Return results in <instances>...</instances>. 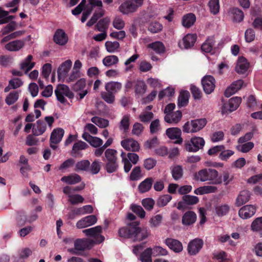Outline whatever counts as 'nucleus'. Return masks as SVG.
Segmentation results:
<instances>
[{
	"instance_id": "nucleus-28",
	"label": "nucleus",
	"mask_w": 262,
	"mask_h": 262,
	"mask_svg": "<svg viewBox=\"0 0 262 262\" xmlns=\"http://www.w3.org/2000/svg\"><path fill=\"white\" fill-rule=\"evenodd\" d=\"M32 59V55H29L24 61L20 63V68L21 70L25 71V74H27L35 66V62H31Z\"/></svg>"
},
{
	"instance_id": "nucleus-39",
	"label": "nucleus",
	"mask_w": 262,
	"mask_h": 262,
	"mask_svg": "<svg viewBox=\"0 0 262 262\" xmlns=\"http://www.w3.org/2000/svg\"><path fill=\"white\" fill-rule=\"evenodd\" d=\"M90 166V162L88 160H82L77 162L75 165L76 171L88 172Z\"/></svg>"
},
{
	"instance_id": "nucleus-37",
	"label": "nucleus",
	"mask_w": 262,
	"mask_h": 262,
	"mask_svg": "<svg viewBox=\"0 0 262 262\" xmlns=\"http://www.w3.org/2000/svg\"><path fill=\"white\" fill-rule=\"evenodd\" d=\"M105 90L107 92L115 94L120 91L122 88V84L118 82L112 81L106 83Z\"/></svg>"
},
{
	"instance_id": "nucleus-58",
	"label": "nucleus",
	"mask_w": 262,
	"mask_h": 262,
	"mask_svg": "<svg viewBox=\"0 0 262 262\" xmlns=\"http://www.w3.org/2000/svg\"><path fill=\"white\" fill-rule=\"evenodd\" d=\"M155 201L151 198L144 199L142 201V205L147 210H151L155 205Z\"/></svg>"
},
{
	"instance_id": "nucleus-33",
	"label": "nucleus",
	"mask_w": 262,
	"mask_h": 262,
	"mask_svg": "<svg viewBox=\"0 0 262 262\" xmlns=\"http://www.w3.org/2000/svg\"><path fill=\"white\" fill-rule=\"evenodd\" d=\"M81 180V177L76 173L70 174L68 176H63L61 181L69 184H75L80 182Z\"/></svg>"
},
{
	"instance_id": "nucleus-52",
	"label": "nucleus",
	"mask_w": 262,
	"mask_h": 262,
	"mask_svg": "<svg viewBox=\"0 0 262 262\" xmlns=\"http://www.w3.org/2000/svg\"><path fill=\"white\" fill-rule=\"evenodd\" d=\"M57 89L60 91L64 95L70 99L74 97L73 93L70 91L69 88L64 84H59Z\"/></svg>"
},
{
	"instance_id": "nucleus-48",
	"label": "nucleus",
	"mask_w": 262,
	"mask_h": 262,
	"mask_svg": "<svg viewBox=\"0 0 262 262\" xmlns=\"http://www.w3.org/2000/svg\"><path fill=\"white\" fill-rule=\"evenodd\" d=\"M182 200L186 205H193L196 204L199 202V199L198 196L194 195H184L182 197Z\"/></svg>"
},
{
	"instance_id": "nucleus-14",
	"label": "nucleus",
	"mask_w": 262,
	"mask_h": 262,
	"mask_svg": "<svg viewBox=\"0 0 262 262\" xmlns=\"http://www.w3.org/2000/svg\"><path fill=\"white\" fill-rule=\"evenodd\" d=\"M181 130L178 127L168 128L166 130V134L167 137L171 139H177L175 143L181 144L183 142V139L181 138Z\"/></svg>"
},
{
	"instance_id": "nucleus-40",
	"label": "nucleus",
	"mask_w": 262,
	"mask_h": 262,
	"mask_svg": "<svg viewBox=\"0 0 262 262\" xmlns=\"http://www.w3.org/2000/svg\"><path fill=\"white\" fill-rule=\"evenodd\" d=\"M251 230L258 232L262 236V216L256 218L251 225Z\"/></svg>"
},
{
	"instance_id": "nucleus-50",
	"label": "nucleus",
	"mask_w": 262,
	"mask_h": 262,
	"mask_svg": "<svg viewBox=\"0 0 262 262\" xmlns=\"http://www.w3.org/2000/svg\"><path fill=\"white\" fill-rule=\"evenodd\" d=\"M163 220V216L161 214H157L152 216L149 221V226L151 228L159 227Z\"/></svg>"
},
{
	"instance_id": "nucleus-38",
	"label": "nucleus",
	"mask_w": 262,
	"mask_h": 262,
	"mask_svg": "<svg viewBox=\"0 0 262 262\" xmlns=\"http://www.w3.org/2000/svg\"><path fill=\"white\" fill-rule=\"evenodd\" d=\"M214 43L215 40L213 37L208 38L201 46L202 51L206 53H211Z\"/></svg>"
},
{
	"instance_id": "nucleus-12",
	"label": "nucleus",
	"mask_w": 262,
	"mask_h": 262,
	"mask_svg": "<svg viewBox=\"0 0 262 262\" xmlns=\"http://www.w3.org/2000/svg\"><path fill=\"white\" fill-rule=\"evenodd\" d=\"M121 145L126 150L133 152L139 151L140 148L138 141L133 138H127L122 140Z\"/></svg>"
},
{
	"instance_id": "nucleus-63",
	"label": "nucleus",
	"mask_w": 262,
	"mask_h": 262,
	"mask_svg": "<svg viewBox=\"0 0 262 262\" xmlns=\"http://www.w3.org/2000/svg\"><path fill=\"white\" fill-rule=\"evenodd\" d=\"M255 31L251 28L247 29L245 33V40L247 42H251L255 39Z\"/></svg>"
},
{
	"instance_id": "nucleus-56",
	"label": "nucleus",
	"mask_w": 262,
	"mask_h": 262,
	"mask_svg": "<svg viewBox=\"0 0 262 262\" xmlns=\"http://www.w3.org/2000/svg\"><path fill=\"white\" fill-rule=\"evenodd\" d=\"M132 210L140 218L143 219L145 216V212L143 208L139 205H132L131 206Z\"/></svg>"
},
{
	"instance_id": "nucleus-29",
	"label": "nucleus",
	"mask_w": 262,
	"mask_h": 262,
	"mask_svg": "<svg viewBox=\"0 0 262 262\" xmlns=\"http://www.w3.org/2000/svg\"><path fill=\"white\" fill-rule=\"evenodd\" d=\"M207 122V120L205 118L192 120V133L199 132L203 129L206 125Z\"/></svg>"
},
{
	"instance_id": "nucleus-35",
	"label": "nucleus",
	"mask_w": 262,
	"mask_h": 262,
	"mask_svg": "<svg viewBox=\"0 0 262 262\" xmlns=\"http://www.w3.org/2000/svg\"><path fill=\"white\" fill-rule=\"evenodd\" d=\"M170 169L172 178L174 180L178 181L183 177L184 171L182 166L177 165L171 167Z\"/></svg>"
},
{
	"instance_id": "nucleus-64",
	"label": "nucleus",
	"mask_w": 262,
	"mask_h": 262,
	"mask_svg": "<svg viewBox=\"0 0 262 262\" xmlns=\"http://www.w3.org/2000/svg\"><path fill=\"white\" fill-rule=\"evenodd\" d=\"M150 133L151 134H155L160 130V124L159 119L152 121L149 125Z\"/></svg>"
},
{
	"instance_id": "nucleus-4",
	"label": "nucleus",
	"mask_w": 262,
	"mask_h": 262,
	"mask_svg": "<svg viewBox=\"0 0 262 262\" xmlns=\"http://www.w3.org/2000/svg\"><path fill=\"white\" fill-rule=\"evenodd\" d=\"M143 0H127L119 7V10L123 14H128L136 12L141 6Z\"/></svg>"
},
{
	"instance_id": "nucleus-41",
	"label": "nucleus",
	"mask_w": 262,
	"mask_h": 262,
	"mask_svg": "<svg viewBox=\"0 0 262 262\" xmlns=\"http://www.w3.org/2000/svg\"><path fill=\"white\" fill-rule=\"evenodd\" d=\"M216 214L219 216L226 215L230 210V207L227 204H221L217 205L215 208Z\"/></svg>"
},
{
	"instance_id": "nucleus-54",
	"label": "nucleus",
	"mask_w": 262,
	"mask_h": 262,
	"mask_svg": "<svg viewBox=\"0 0 262 262\" xmlns=\"http://www.w3.org/2000/svg\"><path fill=\"white\" fill-rule=\"evenodd\" d=\"M172 199V196L169 194L161 195L157 200V204L159 207H164L166 206L169 202Z\"/></svg>"
},
{
	"instance_id": "nucleus-24",
	"label": "nucleus",
	"mask_w": 262,
	"mask_h": 262,
	"mask_svg": "<svg viewBox=\"0 0 262 262\" xmlns=\"http://www.w3.org/2000/svg\"><path fill=\"white\" fill-rule=\"evenodd\" d=\"M182 117V113L180 111H177L175 112L167 114L164 117L165 122L168 123H177L181 119Z\"/></svg>"
},
{
	"instance_id": "nucleus-1",
	"label": "nucleus",
	"mask_w": 262,
	"mask_h": 262,
	"mask_svg": "<svg viewBox=\"0 0 262 262\" xmlns=\"http://www.w3.org/2000/svg\"><path fill=\"white\" fill-rule=\"evenodd\" d=\"M139 222L134 221L119 229L118 234L121 237L131 238L134 241H141L146 238L150 232L146 228L138 227Z\"/></svg>"
},
{
	"instance_id": "nucleus-45",
	"label": "nucleus",
	"mask_w": 262,
	"mask_h": 262,
	"mask_svg": "<svg viewBox=\"0 0 262 262\" xmlns=\"http://www.w3.org/2000/svg\"><path fill=\"white\" fill-rule=\"evenodd\" d=\"M91 121L101 128H105L108 126L109 122L107 120L98 117H93L91 118Z\"/></svg>"
},
{
	"instance_id": "nucleus-3",
	"label": "nucleus",
	"mask_w": 262,
	"mask_h": 262,
	"mask_svg": "<svg viewBox=\"0 0 262 262\" xmlns=\"http://www.w3.org/2000/svg\"><path fill=\"white\" fill-rule=\"evenodd\" d=\"M117 154L116 150L112 148H107L104 151L102 160L105 162V168L108 173L116 172L118 169Z\"/></svg>"
},
{
	"instance_id": "nucleus-57",
	"label": "nucleus",
	"mask_w": 262,
	"mask_h": 262,
	"mask_svg": "<svg viewBox=\"0 0 262 262\" xmlns=\"http://www.w3.org/2000/svg\"><path fill=\"white\" fill-rule=\"evenodd\" d=\"M190 90L192 96L195 100H200L201 98L202 93L199 88L196 87L194 85L191 84Z\"/></svg>"
},
{
	"instance_id": "nucleus-32",
	"label": "nucleus",
	"mask_w": 262,
	"mask_h": 262,
	"mask_svg": "<svg viewBox=\"0 0 262 262\" xmlns=\"http://www.w3.org/2000/svg\"><path fill=\"white\" fill-rule=\"evenodd\" d=\"M148 48L153 50L157 54H161L165 52V47L163 42L157 41L149 43L147 46Z\"/></svg>"
},
{
	"instance_id": "nucleus-61",
	"label": "nucleus",
	"mask_w": 262,
	"mask_h": 262,
	"mask_svg": "<svg viewBox=\"0 0 262 262\" xmlns=\"http://www.w3.org/2000/svg\"><path fill=\"white\" fill-rule=\"evenodd\" d=\"M69 201L72 205L83 203L84 198L80 194H73L69 195Z\"/></svg>"
},
{
	"instance_id": "nucleus-23",
	"label": "nucleus",
	"mask_w": 262,
	"mask_h": 262,
	"mask_svg": "<svg viewBox=\"0 0 262 262\" xmlns=\"http://www.w3.org/2000/svg\"><path fill=\"white\" fill-rule=\"evenodd\" d=\"M249 63L244 57H240L237 61L235 71L238 74H244L248 69Z\"/></svg>"
},
{
	"instance_id": "nucleus-25",
	"label": "nucleus",
	"mask_w": 262,
	"mask_h": 262,
	"mask_svg": "<svg viewBox=\"0 0 262 262\" xmlns=\"http://www.w3.org/2000/svg\"><path fill=\"white\" fill-rule=\"evenodd\" d=\"M64 130L61 128L54 129L51 133L50 137V142L54 144L59 143L64 135Z\"/></svg>"
},
{
	"instance_id": "nucleus-60",
	"label": "nucleus",
	"mask_w": 262,
	"mask_h": 262,
	"mask_svg": "<svg viewBox=\"0 0 262 262\" xmlns=\"http://www.w3.org/2000/svg\"><path fill=\"white\" fill-rule=\"evenodd\" d=\"M101 95L102 98L108 103H113L115 101V96L112 93L102 92Z\"/></svg>"
},
{
	"instance_id": "nucleus-43",
	"label": "nucleus",
	"mask_w": 262,
	"mask_h": 262,
	"mask_svg": "<svg viewBox=\"0 0 262 262\" xmlns=\"http://www.w3.org/2000/svg\"><path fill=\"white\" fill-rule=\"evenodd\" d=\"M129 120V116H123L119 124V127L120 130H123V132L125 133L128 132L130 125Z\"/></svg>"
},
{
	"instance_id": "nucleus-62",
	"label": "nucleus",
	"mask_w": 262,
	"mask_h": 262,
	"mask_svg": "<svg viewBox=\"0 0 262 262\" xmlns=\"http://www.w3.org/2000/svg\"><path fill=\"white\" fill-rule=\"evenodd\" d=\"M156 160L152 158H149L144 160L143 165L146 169L149 170L152 169L156 165Z\"/></svg>"
},
{
	"instance_id": "nucleus-5",
	"label": "nucleus",
	"mask_w": 262,
	"mask_h": 262,
	"mask_svg": "<svg viewBox=\"0 0 262 262\" xmlns=\"http://www.w3.org/2000/svg\"><path fill=\"white\" fill-rule=\"evenodd\" d=\"M205 143L203 138L195 137L192 138L190 141L185 142L184 146L185 149L189 152H196L203 148Z\"/></svg>"
},
{
	"instance_id": "nucleus-22",
	"label": "nucleus",
	"mask_w": 262,
	"mask_h": 262,
	"mask_svg": "<svg viewBox=\"0 0 262 262\" xmlns=\"http://www.w3.org/2000/svg\"><path fill=\"white\" fill-rule=\"evenodd\" d=\"M47 129L46 122L42 120H38L34 124L32 128L33 135L38 136L43 134Z\"/></svg>"
},
{
	"instance_id": "nucleus-17",
	"label": "nucleus",
	"mask_w": 262,
	"mask_h": 262,
	"mask_svg": "<svg viewBox=\"0 0 262 262\" xmlns=\"http://www.w3.org/2000/svg\"><path fill=\"white\" fill-rule=\"evenodd\" d=\"M53 40L57 45L64 46L68 42V37L62 29H58L54 33Z\"/></svg>"
},
{
	"instance_id": "nucleus-59",
	"label": "nucleus",
	"mask_w": 262,
	"mask_h": 262,
	"mask_svg": "<svg viewBox=\"0 0 262 262\" xmlns=\"http://www.w3.org/2000/svg\"><path fill=\"white\" fill-rule=\"evenodd\" d=\"M105 45L106 50L110 53L114 52L120 47L119 43L117 41H108L105 42Z\"/></svg>"
},
{
	"instance_id": "nucleus-30",
	"label": "nucleus",
	"mask_w": 262,
	"mask_h": 262,
	"mask_svg": "<svg viewBox=\"0 0 262 262\" xmlns=\"http://www.w3.org/2000/svg\"><path fill=\"white\" fill-rule=\"evenodd\" d=\"M250 194L249 191L243 190L241 191L236 200L235 205L239 207L247 203L250 200Z\"/></svg>"
},
{
	"instance_id": "nucleus-18",
	"label": "nucleus",
	"mask_w": 262,
	"mask_h": 262,
	"mask_svg": "<svg viewBox=\"0 0 262 262\" xmlns=\"http://www.w3.org/2000/svg\"><path fill=\"white\" fill-rule=\"evenodd\" d=\"M244 83L243 80L240 79L234 81L232 84L227 88L224 92V95L226 97H229L232 95L237 92L242 87Z\"/></svg>"
},
{
	"instance_id": "nucleus-19",
	"label": "nucleus",
	"mask_w": 262,
	"mask_h": 262,
	"mask_svg": "<svg viewBox=\"0 0 262 262\" xmlns=\"http://www.w3.org/2000/svg\"><path fill=\"white\" fill-rule=\"evenodd\" d=\"M72 63V62L70 60H67L59 67L57 74L59 80L65 78L71 68Z\"/></svg>"
},
{
	"instance_id": "nucleus-8",
	"label": "nucleus",
	"mask_w": 262,
	"mask_h": 262,
	"mask_svg": "<svg viewBox=\"0 0 262 262\" xmlns=\"http://www.w3.org/2000/svg\"><path fill=\"white\" fill-rule=\"evenodd\" d=\"M92 247V243L88 239L78 238L74 242V249H69L68 251L72 253L77 254L76 251H83L90 249Z\"/></svg>"
},
{
	"instance_id": "nucleus-44",
	"label": "nucleus",
	"mask_w": 262,
	"mask_h": 262,
	"mask_svg": "<svg viewBox=\"0 0 262 262\" xmlns=\"http://www.w3.org/2000/svg\"><path fill=\"white\" fill-rule=\"evenodd\" d=\"M110 20L107 17L100 19L96 24V27L100 32H104L108 28Z\"/></svg>"
},
{
	"instance_id": "nucleus-20",
	"label": "nucleus",
	"mask_w": 262,
	"mask_h": 262,
	"mask_svg": "<svg viewBox=\"0 0 262 262\" xmlns=\"http://www.w3.org/2000/svg\"><path fill=\"white\" fill-rule=\"evenodd\" d=\"M88 147L89 145L85 142L79 141L74 144L71 151V155L75 157H82V154L80 153V151L84 150Z\"/></svg>"
},
{
	"instance_id": "nucleus-55",
	"label": "nucleus",
	"mask_w": 262,
	"mask_h": 262,
	"mask_svg": "<svg viewBox=\"0 0 262 262\" xmlns=\"http://www.w3.org/2000/svg\"><path fill=\"white\" fill-rule=\"evenodd\" d=\"M146 85L143 81H138L135 85V92L137 94H142L145 93Z\"/></svg>"
},
{
	"instance_id": "nucleus-46",
	"label": "nucleus",
	"mask_w": 262,
	"mask_h": 262,
	"mask_svg": "<svg viewBox=\"0 0 262 262\" xmlns=\"http://www.w3.org/2000/svg\"><path fill=\"white\" fill-rule=\"evenodd\" d=\"M118 58L116 55H109L106 56L102 60L103 64L106 67H111L118 63Z\"/></svg>"
},
{
	"instance_id": "nucleus-11",
	"label": "nucleus",
	"mask_w": 262,
	"mask_h": 262,
	"mask_svg": "<svg viewBox=\"0 0 262 262\" xmlns=\"http://www.w3.org/2000/svg\"><path fill=\"white\" fill-rule=\"evenodd\" d=\"M204 92L207 94L212 93L215 88V80L211 75H206L201 81Z\"/></svg>"
},
{
	"instance_id": "nucleus-9",
	"label": "nucleus",
	"mask_w": 262,
	"mask_h": 262,
	"mask_svg": "<svg viewBox=\"0 0 262 262\" xmlns=\"http://www.w3.org/2000/svg\"><path fill=\"white\" fill-rule=\"evenodd\" d=\"M203 245V241L201 238H196L191 240L188 244V253L190 255H196L202 248Z\"/></svg>"
},
{
	"instance_id": "nucleus-49",
	"label": "nucleus",
	"mask_w": 262,
	"mask_h": 262,
	"mask_svg": "<svg viewBox=\"0 0 262 262\" xmlns=\"http://www.w3.org/2000/svg\"><path fill=\"white\" fill-rule=\"evenodd\" d=\"M18 97L19 95L17 92H11L6 97L5 102L8 105L13 104L15 102L17 101Z\"/></svg>"
},
{
	"instance_id": "nucleus-53",
	"label": "nucleus",
	"mask_w": 262,
	"mask_h": 262,
	"mask_svg": "<svg viewBox=\"0 0 262 262\" xmlns=\"http://www.w3.org/2000/svg\"><path fill=\"white\" fill-rule=\"evenodd\" d=\"M208 6L211 13L216 14L219 12V0H210Z\"/></svg>"
},
{
	"instance_id": "nucleus-2",
	"label": "nucleus",
	"mask_w": 262,
	"mask_h": 262,
	"mask_svg": "<svg viewBox=\"0 0 262 262\" xmlns=\"http://www.w3.org/2000/svg\"><path fill=\"white\" fill-rule=\"evenodd\" d=\"M194 179L201 182L208 181L212 185H220L222 183V176H219L218 171L213 168H204L194 174Z\"/></svg>"
},
{
	"instance_id": "nucleus-6",
	"label": "nucleus",
	"mask_w": 262,
	"mask_h": 262,
	"mask_svg": "<svg viewBox=\"0 0 262 262\" xmlns=\"http://www.w3.org/2000/svg\"><path fill=\"white\" fill-rule=\"evenodd\" d=\"M82 232L87 236L94 238L97 244H100L104 241V237L101 235L102 232V227L101 226H97L84 229L82 231Z\"/></svg>"
},
{
	"instance_id": "nucleus-42",
	"label": "nucleus",
	"mask_w": 262,
	"mask_h": 262,
	"mask_svg": "<svg viewBox=\"0 0 262 262\" xmlns=\"http://www.w3.org/2000/svg\"><path fill=\"white\" fill-rule=\"evenodd\" d=\"M152 254H153L152 249L148 248L140 254V259L142 262H151Z\"/></svg>"
},
{
	"instance_id": "nucleus-51",
	"label": "nucleus",
	"mask_w": 262,
	"mask_h": 262,
	"mask_svg": "<svg viewBox=\"0 0 262 262\" xmlns=\"http://www.w3.org/2000/svg\"><path fill=\"white\" fill-rule=\"evenodd\" d=\"M101 162L99 161V160L95 159L92 162V163L90 164L89 172H90L92 174H96L99 173L101 169Z\"/></svg>"
},
{
	"instance_id": "nucleus-15",
	"label": "nucleus",
	"mask_w": 262,
	"mask_h": 262,
	"mask_svg": "<svg viewBox=\"0 0 262 262\" xmlns=\"http://www.w3.org/2000/svg\"><path fill=\"white\" fill-rule=\"evenodd\" d=\"M97 221L96 216L94 215H91L85 216L76 223V227L78 229H82L95 224Z\"/></svg>"
},
{
	"instance_id": "nucleus-34",
	"label": "nucleus",
	"mask_w": 262,
	"mask_h": 262,
	"mask_svg": "<svg viewBox=\"0 0 262 262\" xmlns=\"http://www.w3.org/2000/svg\"><path fill=\"white\" fill-rule=\"evenodd\" d=\"M190 94L187 91H182L178 97V105L179 107L186 106L188 103Z\"/></svg>"
},
{
	"instance_id": "nucleus-27",
	"label": "nucleus",
	"mask_w": 262,
	"mask_h": 262,
	"mask_svg": "<svg viewBox=\"0 0 262 262\" xmlns=\"http://www.w3.org/2000/svg\"><path fill=\"white\" fill-rule=\"evenodd\" d=\"M230 14L232 16V20L235 23L242 22L244 17V14L242 10L237 8H232L229 10Z\"/></svg>"
},
{
	"instance_id": "nucleus-13",
	"label": "nucleus",
	"mask_w": 262,
	"mask_h": 262,
	"mask_svg": "<svg viewBox=\"0 0 262 262\" xmlns=\"http://www.w3.org/2000/svg\"><path fill=\"white\" fill-rule=\"evenodd\" d=\"M256 208L254 205H247L242 207L238 211V215L243 219H248L254 215Z\"/></svg>"
},
{
	"instance_id": "nucleus-21",
	"label": "nucleus",
	"mask_w": 262,
	"mask_h": 262,
	"mask_svg": "<svg viewBox=\"0 0 262 262\" xmlns=\"http://www.w3.org/2000/svg\"><path fill=\"white\" fill-rule=\"evenodd\" d=\"M196 220V214L192 211H187L183 215L182 223L185 226L193 224Z\"/></svg>"
},
{
	"instance_id": "nucleus-26",
	"label": "nucleus",
	"mask_w": 262,
	"mask_h": 262,
	"mask_svg": "<svg viewBox=\"0 0 262 262\" xmlns=\"http://www.w3.org/2000/svg\"><path fill=\"white\" fill-rule=\"evenodd\" d=\"M24 41L21 40H15L9 42L5 45V49L11 52L18 51L24 46Z\"/></svg>"
},
{
	"instance_id": "nucleus-36",
	"label": "nucleus",
	"mask_w": 262,
	"mask_h": 262,
	"mask_svg": "<svg viewBox=\"0 0 262 262\" xmlns=\"http://www.w3.org/2000/svg\"><path fill=\"white\" fill-rule=\"evenodd\" d=\"M153 183L152 178H147L142 181L139 185V190L142 193L148 191L151 188Z\"/></svg>"
},
{
	"instance_id": "nucleus-47",
	"label": "nucleus",
	"mask_w": 262,
	"mask_h": 262,
	"mask_svg": "<svg viewBox=\"0 0 262 262\" xmlns=\"http://www.w3.org/2000/svg\"><path fill=\"white\" fill-rule=\"evenodd\" d=\"M163 28L162 25L157 21L151 22L148 27V30L152 33H157L160 32Z\"/></svg>"
},
{
	"instance_id": "nucleus-7",
	"label": "nucleus",
	"mask_w": 262,
	"mask_h": 262,
	"mask_svg": "<svg viewBox=\"0 0 262 262\" xmlns=\"http://www.w3.org/2000/svg\"><path fill=\"white\" fill-rule=\"evenodd\" d=\"M242 102V99L239 97H233L230 98L228 102L224 103L222 107L221 112L223 114H228L236 110Z\"/></svg>"
},
{
	"instance_id": "nucleus-16",
	"label": "nucleus",
	"mask_w": 262,
	"mask_h": 262,
	"mask_svg": "<svg viewBox=\"0 0 262 262\" xmlns=\"http://www.w3.org/2000/svg\"><path fill=\"white\" fill-rule=\"evenodd\" d=\"M164 243L169 247V248L172 250L175 253H180L183 250V245L181 242L178 239L167 238Z\"/></svg>"
},
{
	"instance_id": "nucleus-10",
	"label": "nucleus",
	"mask_w": 262,
	"mask_h": 262,
	"mask_svg": "<svg viewBox=\"0 0 262 262\" xmlns=\"http://www.w3.org/2000/svg\"><path fill=\"white\" fill-rule=\"evenodd\" d=\"M197 35L195 34H188L178 43L179 47L182 49H188L194 45Z\"/></svg>"
},
{
	"instance_id": "nucleus-31",
	"label": "nucleus",
	"mask_w": 262,
	"mask_h": 262,
	"mask_svg": "<svg viewBox=\"0 0 262 262\" xmlns=\"http://www.w3.org/2000/svg\"><path fill=\"white\" fill-rule=\"evenodd\" d=\"M196 17L192 13H188L183 16L182 19V25L187 28L191 27L195 23Z\"/></svg>"
}]
</instances>
